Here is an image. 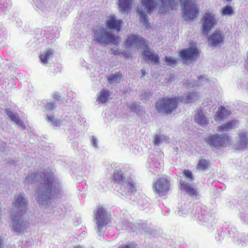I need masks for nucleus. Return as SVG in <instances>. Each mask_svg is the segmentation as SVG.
Here are the masks:
<instances>
[{"mask_svg": "<svg viewBox=\"0 0 248 248\" xmlns=\"http://www.w3.org/2000/svg\"><path fill=\"white\" fill-rule=\"evenodd\" d=\"M25 181L34 186H39L36 200L43 207L50 204L51 199L62 188V186L58 179L50 173H31L26 177Z\"/></svg>", "mask_w": 248, "mask_h": 248, "instance_id": "obj_1", "label": "nucleus"}, {"mask_svg": "<svg viewBox=\"0 0 248 248\" xmlns=\"http://www.w3.org/2000/svg\"><path fill=\"white\" fill-rule=\"evenodd\" d=\"M113 179L116 183L117 192L123 196L135 201L132 195L136 191L134 176L129 168H122L113 172Z\"/></svg>", "mask_w": 248, "mask_h": 248, "instance_id": "obj_2", "label": "nucleus"}, {"mask_svg": "<svg viewBox=\"0 0 248 248\" xmlns=\"http://www.w3.org/2000/svg\"><path fill=\"white\" fill-rule=\"evenodd\" d=\"M177 4V0H141V5L138 9L141 22L146 28L149 27L147 13H150L155 8L163 13L168 7L173 9Z\"/></svg>", "mask_w": 248, "mask_h": 248, "instance_id": "obj_3", "label": "nucleus"}, {"mask_svg": "<svg viewBox=\"0 0 248 248\" xmlns=\"http://www.w3.org/2000/svg\"><path fill=\"white\" fill-rule=\"evenodd\" d=\"M191 206L193 207V209L195 210H192L191 214L194 216L195 219L201 223H207V227L209 230H212L214 226V217L211 213L205 210L202 206L190 205L189 204L187 205L185 203L181 206L177 214L179 216L188 214Z\"/></svg>", "mask_w": 248, "mask_h": 248, "instance_id": "obj_4", "label": "nucleus"}, {"mask_svg": "<svg viewBox=\"0 0 248 248\" xmlns=\"http://www.w3.org/2000/svg\"><path fill=\"white\" fill-rule=\"evenodd\" d=\"M93 36L95 41L102 45L115 44L117 42V37L111 31H107L103 25L94 27Z\"/></svg>", "mask_w": 248, "mask_h": 248, "instance_id": "obj_5", "label": "nucleus"}, {"mask_svg": "<svg viewBox=\"0 0 248 248\" xmlns=\"http://www.w3.org/2000/svg\"><path fill=\"white\" fill-rule=\"evenodd\" d=\"M205 142L211 147L220 149L221 147H226L232 142V138L226 135L211 134L205 139Z\"/></svg>", "mask_w": 248, "mask_h": 248, "instance_id": "obj_6", "label": "nucleus"}, {"mask_svg": "<svg viewBox=\"0 0 248 248\" xmlns=\"http://www.w3.org/2000/svg\"><path fill=\"white\" fill-rule=\"evenodd\" d=\"M94 218L97 225V232L99 235H101L105 232L107 226L110 221L109 215L104 208L99 207L95 213Z\"/></svg>", "mask_w": 248, "mask_h": 248, "instance_id": "obj_7", "label": "nucleus"}, {"mask_svg": "<svg viewBox=\"0 0 248 248\" xmlns=\"http://www.w3.org/2000/svg\"><path fill=\"white\" fill-rule=\"evenodd\" d=\"M180 97L164 98L156 103V108L158 112L170 114L178 106Z\"/></svg>", "mask_w": 248, "mask_h": 248, "instance_id": "obj_8", "label": "nucleus"}, {"mask_svg": "<svg viewBox=\"0 0 248 248\" xmlns=\"http://www.w3.org/2000/svg\"><path fill=\"white\" fill-rule=\"evenodd\" d=\"M182 8L183 16L186 20L193 19L199 11L192 0H180Z\"/></svg>", "mask_w": 248, "mask_h": 248, "instance_id": "obj_9", "label": "nucleus"}, {"mask_svg": "<svg viewBox=\"0 0 248 248\" xmlns=\"http://www.w3.org/2000/svg\"><path fill=\"white\" fill-rule=\"evenodd\" d=\"M25 215L13 213L11 228L16 234L24 232L27 227V222L25 219Z\"/></svg>", "mask_w": 248, "mask_h": 248, "instance_id": "obj_10", "label": "nucleus"}, {"mask_svg": "<svg viewBox=\"0 0 248 248\" xmlns=\"http://www.w3.org/2000/svg\"><path fill=\"white\" fill-rule=\"evenodd\" d=\"M170 188V180L166 177L157 179L153 186L154 192L159 196L165 195Z\"/></svg>", "mask_w": 248, "mask_h": 248, "instance_id": "obj_11", "label": "nucleus"}, {"mask_svg": "<svg viewBox=\"0 0 248 248\" xmlns=\"http://www.w3.org/2000/svg\"><path fill=\"white\" fill-rule=\"evenodd\" d=\"M13 213L25 214L27 210L28 202L24 194H16L15 196Z\"/></svg>", "mask_w": 248, "mask_h": 248, "instance_id": "obj_12", "label": "nucleus"}, {"mask_svg": "<svg viewBox=\"0 0 248 248\" xmlns=\"http://www.w3.org/2000/svg\"><path fill=\"white\" fill-rule=\"evenodd\" d=\"M199 57V51L196 46H190L183 49L180 52V57L185 63L196 61Z\"/></svg>", "mask_w": 248, "mask_h": 248, "instance_id": "obj_13", "label": "nucleus"}, {"mask_svg": "<svg viewBox=\"0 0 248 248\" xmlns=\"http://www.w3.org/2000/svg\"><path fill=\"white\" fill-rule=\"evenodd\" d=\"M202 24L203 31L208 33L211 29L217 24V21L215 15L210 13H206L201 19Z\"/></svg>", "mask_w": 248, "mask_h": 248, "instance_id": "obj_14", "label": "nucleus"}, {"mask_svg": "<svg viewBox=\"0 0 248 248\" xmlns=\"http://www.w3.org/2000/svg\"><path fill=\"white\" fill-rule=\"evenodd\" d=\"M147 43V42L143 38L136 35H131L127 38L125 46L130 49L133 48L139 49V47L142 48L144 46H146Z\"/></svg>", "mask_w": 248, "mask_h": 248, "instance_id": "obj_15", "label": "nucleus"}, {"mask_svg": "<svg viewBox=\"0 0 248 248\" xmlns=\"http://www.w3.org/2000/svg\"><path fill=\"white\" fill-rule=\"evenodd\" d=\"M233 148L237 150L245 151L248 148V137L245 132H240L233 144Z\"/></svg>", "mask_w": 248, "mask_h": 248, "instance_id": "obj_16", "label": "nucleus"}, {"mask_svg": "<svg viewBox=\"0 0 248 248\" xmlns=\"http://www.w3.org/2000/svg\"><path fill=\"white\" fill-rule=\"evenodd\" d=\"M224 35L219 30H216L209 36L208 41L213 46H216L223 43Z\"/></svg>", "mask_w": 248, "mask_h": 248, "instance_id": "obj_17", "label": "nucleus"}, {"mask_svg": "<svg viewBox=\"0 0 248 248\" xmlns=\"http://www.w3.org/2000/svg\"><path fill=\"white\" fill-rule=\"evenodd\" d=\"M123 23L122 20L117 19L115 15H110L107 20L106 27L110 30L120 31Z\"/></svg>", "mask_w": 248, "mask_h": 248, "instance_id": "obj_18", "label": "nucleus"}, {"mask_svg": "<svg viewBox=\"0 0 248 248\" xmlns=\"http://www.w3.org/2000/svg\"><path fill=\"white\" fill-rule=\"evenodd\" d=\"M142 49H143L142 53L143 56V59L146 62L150 61L155 64L159 62L158 56L149 51V48L147 43L146 44V46H144Z\"/></svg>", "mask_w": 248, "mask_h": 248, "instance_id": "obj_19", "label": "nucleus"}, {"mask_svg": "<svg viewBox=\"0 0 248 248\" xmlns=\"http://www.w3.org/2000/svg\"><path fill=\"white\" fill-rule=\"evenodd\" d=\"M230 114V110L226 109L224 107L220 106L218 108L215 115V120L216 121H224Z\"/></svg>", "mask_w": 248, "mask_h": 248, "instance_id": "obj_20", "label": "nucleus"}, {"mask_svg": "<svg viewBox=\"0 0 248 248\" xmlns=\"http://www.w3.org/2000/svg\"><path fill=\"white\" fill-rule=\"evenodd\" d=\"M5 112L12 121H14L21 127L23 128H25L24 123L23 121L20 119L18 114L13 111L9 108H5Z\"/></svg>", "mask_w": 248, "mask_h": 248, "instance_id": "obj_21", "label": "nucleus"}, {"mask_svg": "<svg viewBox=\"0 0 248 248\" xmlns=\"http://www.w3.org/2000/svg\"><path fill=\"white\" fill-rule=\"evenodd\" d=\"M180 183L181 190L185 191L190 196L196 197L197 195V190L192 187L189 184L185 183L183 180L180 181Z\"/></svg>", "mask_w": 248, "mask_h": 248, "instance_id": "obj_22", "label": "nucleus"}, {"mask_svg": "<svg viewBox=\"0 0 248 248\" xmlns=\"http://www.w3.org/2000/svg\"><path fill=\"white\" fill-rule=\"evenodd\" d=\"M195 122L201 126H206L209 121L201 110H198L194 116Z\"/></svg>", "mask_w": 248, "mask_h": 248, "instance_id": "obj_23", "label": "nucleus"}, {"mask_svg": "<svg viewBox=\"0 0 248 248\" xmlns=\"http://www.w3.org/2000/svg\"><path fill=\"white\" fill-rule=\"evenodd\" d=\"M238 124V121L232 120L226 124L220 125L217 127V131L218 132H228L234 128Z\"/></svg>", "mask_w": 248, "mask_h": 248, "instance_id": "obj_24", "label": "nucleus"}, {"mask_svg": "<svg viewBox=\"0 0 248 248\" xmlns=\"http://www.w3.org/2000/svg\"><path fill=\"white\" fill-rule=\"evenodd\" d=\"M53 56V50L50 49L44 50L40 56L41 63L43 64H47Z\"/></svg>", "mask_w": 248, "mask_h": 248, "instance_id": "obj_25", "label": "nucleus"}, {"mask_svg": "<svg viewBox=\"0 0 248 248\" xmlns=\"http://www.w3.org/2000/svg\"><path fill=\"white\" fill-rule=\"evenodd\" d=\"M134 225L127 220H123L119 221L116 225V228L118 230H125L128 231H134Z\"/></svg>", "mask_w": 248, "mask_h": 248, "instance_id": "obj_26", "label": "nucleus"}, {"mask_svg": "<svg viewBox=\"0 0 248 248\" xmlns=\"http://www.w3.org/2000/svg\"><path fill=\"white\" fill-rule=\"evenodd\" d=\"M123 77V76L121 72H115L109 75L108 77V83L110 84L118 83L121 81Z\"/></svg>", "mask_w": 248, "mask_h": 248, "instance_id": "obj_27", "label": "nucleus"}, {"mask_svg": "<svg viewBox=\"0 0 248 248\" xmlns=\"http://www.w3.org/2000/svg\"><path fill=\"white\" fill-rule=\"evenodd\" d=\"M132 0H119V8L122 12L129 11L131 7Z\"/></svg>", "mask_w": 248, "mask_h": 248, "instance_id": "obj_28", "label": "nucleus"}, {"mask_svg": "<svg viewBox=\"0 0 248 248\" xmlns=\"http://www.w3.org/2000/svg\"><path fill=\"white\" fill-rule=\"evenodd\" d=\"M234 243L241 246L248 245V234L240 233L238 237L234 240Z\"/></svg>", "mask_w": 248, "mask_h": 248, "instance_id": "obj_29", "label": "nucleus"}, {"mask_svg": "<svg viewBox=\"0 0 248 248\" xmlns=\"http://www.w3.org/2000/svg\"><path fill=\"white\" fill-rule=\"evenodd\" d=\"M198 95L196 92L189 93L188 95L180 97L181 101L185 103L192 102L197 99Z\"/></svg>", "mask_w": 248, "mask_h": 248, "instance_id": "obj_30", "label": "nucleus"}, {"mask_svg": "<svg viewBox=\"0 0 248 248\" xmlns=\"http://www.w3.org/2000/svg\"><path fill=\"white\" fill-rule=\"evenodd\" d=\"M109 96V91L108 90H103L99 94L96 100L97 102L99 103H105Z\"/></svg>", "mask_w": 248, "mask_h": 248, "instance_id": "obj_31", "label": "nucleus"}, {"mask_svg": "<svg viewBox=\"0 0 248 248\" xmlns=\"http://www.w3.org/2000/svg\"><path fill=\"white\" fill-rule=\"evenodd\" d=\"M210 161L203 158H200L197 165V168L201 170H204L207 169L209 166Z\"/></svg>", "mask_w": 248, "mask_h": 248, "instance_id": "obj_32", "label": "nucleus"}, {"mask_svg": "<svg viewBox=\"0 0 248 248\" xmlns=\"http://www.w3.org/2000/svg\"><path fill=\"white\" fill-rule=\"evenodd\" d=\"M220 14L222 16H230L234 14V12L233 8L231 6L228 5L222 8Z\"/></svg>", "mask_w": 248, "mask_h": 248, "instance_id": "obj_33", "label": "nucleus"}, {"mask_svg": "<svg viewBox=\"0 0 248 248\" xmlns=\"http://www.w3.org/2000/svg\"><path fill=\"white\" fill-rule=\"evenodd\" d=\"M168 140V137L164 135H156L154 137L155 144L159 146L164 141H167Z\"/></svg>", "mask_w": 248, "mask_h": 248, "instance_id": "obj_34", "label": "nucleus"}, {"mask_svg": "<svg viewBox=\"0 0 248 248\" xmlns=\"http://www.w3.org/2000/svg\"><path fill=\"white\" fill-rule=\"evenodd\" d=\"M47 120L48 122H51L53 126H60L62 124V122L58 119H55L53 116H51L47 115Z\"/></svg>", "mask_w": 248, "mask_h": 248, "instance_id": "obj_35", "label": "nucleus"}, {"mask_svg": "<svg viewBox=\"0 0 248 248\" xmlns=\"http://www.w3.org/2000/svg\"><path fill=\"white\" fill-rule=\"evenodd\" d=\"M10 0H0V13L4 9L8 8L11 6Z\"/></svg>", "mask_w": 248, "mask_h": 248, "instance_id": "obj_36", "label": "nucleus"}, {"mask_svg": "<svg viewBox=\"0 0 248 248\" xmlns=\"http://www.w3.org/2000/svg\"><path fill=\"white\" fill-rule=\"evenodd\" d=\"M57 104L58 103L56 101H49L45 106V109L48 111H51L57 107Z\"/></svg>", "mask_w": 248, "mask_h": 248, "instance_id": "obj_37", "label": "nucleus"}, {"mask_svg": "<svg viewBox=\"0 0 248 248\" xmlns=\"http://www.w3.org/2000/svg\"><path fill=\"white\" fill-rule=\"evenodd\" d=\"M165 62L167 65L169 66H174L177 63L176 59L170 56H166L165 57Z\"/></svg>", "mask_w": 248, "mask_h": 248, "instance_id": "obj_38", "label": "nucleus"}, {"mask_svg": "<svg viewBox=\"0 0 248 248\" xmlns=\"http://www.w3.org/2000/svg\"><path fill=\"white\" fill-rule=\"evenodd\" d=\"M229 233L231 237L233 238V241L235 240L237 237H238L239 234L236 229L235 227L232 226V227L229 230Z\"/></svg>", "mask_w": 248, "mask_h": 248, "instance_id": "obj_39", "label": "nucleus"}, {"mask_svg": "<svg viewBox=\"0 0 248 248\" xmlns=\"http://www.w3.org/2000/svg\"><path fill=\"white\" fill-rule=\"evenodd\" d=\"M183 174L189 181H193L194 180L193 173L190 170L185 169L183 171Z\"/></svg>", "mask_w": 248, "mask_h": 248, "instance_id": "obj_40", "label": "nucleus"}, {"mask_svg": "<svg viewBox=\"0 0 248 248\" xmlns=\"http://www.w3.org/2000/svg\"><path fill=\"white\" fill-rule=\"evenodd\" d=\"M149 199L146 197H142L139 200H138V202L139 206L140 208L143 207L146 204L148 203Z\"/></svg>", "mask_w": 248, "mask_h": 248, "instance_id": "obj_41", "label": "nucleus"}, {"mask_svg": "<svg viewBox=\"0 0 248 248\" xmlns=\"http://www.w3.org/2000/svg\"><path fill=\"white\" fill-rule=\"evenodd\" d=\"M225 236V233L223 231H220L219 232H218L215 235L216 239L218 241H221L223 240Z\"/></svg>", "mask_w": 248, "mask_h": 248, "instance_id": "obj_42", "label": "nucleus"}, {"mask_svg": "<svg viewBox=\"0 0 248 248\" xmlns=\"http://www.w3.org/2000/svg\"><path fill=\"white\" fill-rule=\"evenodd\" d=\"M152 95V93L149 91H143L141 93V99H147Z\"/></svg>", "mask_w": 248, "mask_h": 248, "instance_id": "obj_43", "label": "nucleus"}, {"mask_svg": "<svg viewBox=\"0 0 248 248\" xmlns=\"http://www.w3.org/2000/svg\"><path fill=\"white\" fill-rule=\"evenodd\" d=\"M119 248H136V245L134 243H129L121 245Z\"/></svg>", "mask_w": 248, "mask_h": 248, "instance_id": "obj_44", "label": "nucleus"}, {"mask_svg": "<svg viewBox=\"0 0 248 248\" xmlns=\"http://www.w3.org/2000/svg\"><path fill=\"white\" fill-rule=\"evenodd\" d=\"M241 218L245 223L248 224V213H242Z\"/></svg>", "mask_w": 248, "mask_h": 248, "instance_id": "obj_45", "label": "nucleus"}, {"mask_svg": "<svg viewBox=\"0 0 248 248\" xmlns=\"http://www.w3.org/2000/svg\"><path fill=\"white\" fill-rule=\"evenodd\" d=\"M144 232H148L150 231V228L148 226L146 223H143L141 225L140 228Z\"/></svg>", "mask_w": 248, "mask_h": 248, "instance_id": "obj_46", "label": "nucleus"}, {"mask_svg": "<svg viewBox=\"0 0 248 248\" xmlns=\"http://www.w3.org/2000/svg\"><path fill=\"white\" fill-rule=\"evenodd\" d=\"M208 83V81L203 77L200 78L198 80V84L200 85H203Z\"/></svg>", "mask_w": 248, "mask_h": 248, "instance_id": "obj_47", "label": "nucleus"}, {"mask_svg": "<svg viewBox=\"0 0 248 248\" xmlns=\"http://www.w3.org/2000/svg\"><path fill=\"white\" fill-rule=\"evenodd\" d=\"M97 141L96 138L95 137H93L92 143L94 148H97L98 147Z\"/></svg>", "mask_w": 248, "mask_h": 248, "instance_id": "obj_48", "label": "nucleus"}, {"mask_svg": "<svg viewBox=\"0 0 248 248\" xmlns=\"http://www.w3.org/2000/svg\"><path fill=\"white\" fill-rule=\"evenodd\" d=\"M53 98L55 99L54 101H56L57 103L59 101L61 100V97L58 93H55L53 94Z\"/></svg>", "mask_w": 248, "mask_h": 248, "instance_id": "obj_49", "label": "nucleus"}, {"mask_svg": "<svg viewBox=\"0 0 248 248\" xmlns=\"http://www.w3.org/2000/svg\"><path fill=\"white\" fill-rule=\"evenodd\" d=\"M136 106L137 104L135 103L131 104L130 107L131 110L133 112L136 111Z\"/></svg>", "mask_w": 248, "mask_h": 248, "instance_id": "obj_50", "label": "nucleus"}, {"mask_svg": "<svg viewBox=\"0 0 248 248\" xmlns=\"http://www.w3.org/2000/svg\"><path fill=\"white\" fill-rule=\"evenodd\" d=\"M65 117L67 119V122H68L69 121L71 120V118L70 117L66 116Z\"/></svg>", "mask_w": 248, "mask_h": 248, "instance_id": "obj_51", "label": "nucleus"}, {"mask_svg": "<svg viewBox=\"0 0 248 248\" xmlns=\"http://www.w3.org/2000/svg\"><path fill=\"white\" fill-rule=\"evenodd\" d=\"M74 248H84L83 247L79 245V246H77L76 247H75Z\"/></svg>", "mask_w": 248, "mask_h": 248, "instance_id": "obj_52", "label": "nucleus"}, {"mask_svg": "<svg viewBox=\"0 0 248 248\" xmlns=\"http://www.w3.org/2000/svg\"><path fill=\"white\" fill-rule=\"evenodd\" d=\"M155 167H156V168L158 167V166L157 165H155Z\"/></svg>", "mask_w": 248, "mask_h": 248, "instance_id": "obj_53", "label": "nucleus"}]
</instances>
